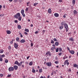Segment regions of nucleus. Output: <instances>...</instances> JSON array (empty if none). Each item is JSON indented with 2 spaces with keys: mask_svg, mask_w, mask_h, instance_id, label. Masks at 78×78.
Returning <instances> with one entry per match:
<instances>
[{
  "mask_svg": "<svg viewBox=\"0 0 78 78\" xmlns=\"http://www.w3.org/2000/svg\"><path fill=\"white\" fill-rule=\"evenodd\" d=\"M20 16V13H17L16 15L14 16L15 17V18H16L17 19H18L19 17Z\"/></svg>",
  "mask_w": 78,
  "mask_h": 78,
  "instance_id": "f257e3e1",
  "label": "nucleus"
},
{
  "mask_svg": "<svg viewBox=\"0 0 78 78\" xmlns=\"http://www.w3.org/2000/svg\"><path fill=\"white\" fill-rule=\"evenodd\" d=\"M46 65L48 67H51V62H48L46 63Z\"/></svg>",
  "mask_w": 78,
  "mask_h": 78,
  "instance_id": "f03ea898",
  "label": "nucleus"
},
{
  "mask_svg": "<svg viewBox=\"0 0 78 78\" xmlns=\"http://www.w3.org/2000/svg\"><path fill=\"white\" fill-rule=\"evenodd\" d=\"M14 70V68L13 67H11L9 68V71H13Z\"/></svg>",
  "mask_w": 78,
  "mask_h": 78,
  "instance_id": "7ed1b4c3",
  "label": "nucleus"
},
{
  "mask_svg": "<svg viewBox=\"0 0 78 78\" xmlns=\"http://www.w3.org/2000/svg\"><path fill=\"white\" fill-rule=\"evenodd\" d=\"M14 47L15 48H16V49H17V48H18V44H17L16 43H14Z\"/></svg>",
  "mask_w": 78,
  "mask_h": 78,
  "instance_id": "20e7f679",
  "label": "nucleus"
},
{
  "mask_svg": "<svg viewBox=\"0 0 78 78\" xmlns=\"http://www.w3.org/2000/svg\"><path fill=\"white\" fill-rule=\"evenodd\" d=\"M65 28L66 29H68V25L67 24H64Z\"/></svg>",
  "mask_w": 78,
  "mask_h": 78,
  "instance_id": "39448f33",
  "label": "nucleus"
},
{
  "mask_svg": "<svg viewBox=\"0 0 78 78\" xmlns=\"http://www.w3.org/2000/svg\"><path fill=\"white\" fill-rule=\"evenodd\" d=\"M26 42V41L24 39H22L20 41L21 43H24V42Z\"/></svg>",
  "mask_w": 78,
  "mask_h": 78,
  "instance_id": "423d86ee",
  "label": "nucleus"
},
{
  "mask_svg": "<svg viewBox=\"0 0 78 78\" xmlns=\"http://www.w3.org/2000/svg\"><path fill=\"white\" fill-rule=\"evenodd\" d=\"M69 52L71 54H72V55H73V54L75 53V51L73 50L69 51Z\"/></svg>",
  "mask_w": 78,
  "mask_h": 78,
  "instance_id": "0eeeda50",
  "label": "nucleus"
},
{
  "mask_svg": "<svg viewBox=\"0 0 78 78\" xmlns=\"http://www.w3.org/2000/svg\"><path fill=\"white\" fill-rule=\"evenodd\" d=\"M23 62H22V61H21L20 63H18L17 65L18 66H22V64Z\"/></svg>",
  "mask_w": 78,
  "mask_h": 78,
  "instance_id": "6e6552de",
  "label": "nucleus"
},
{
  "mask_svg": "<svg viewBox=\"0 0 78 78\" xmlns=\"http://www.w3.org/2000/svg\"><path fill=\"white\" fill-rule=\"evenodd\" d=\"M54 16L55 17H58L59 16V14L57 13H55L54 14Z\"/></svg>",
  "mask_w": 78,
  "mask_h": 78,
  "instance_id": "1a4fd4ad",
  "label": "nucleus"
},
{
  "mask_svg": "<svg viewBox=\"0 0 78 78\" xmlns=\"http://www.w3.org/2000/svg\"><path fill=\"white\" fill-rule=\"evenodd\" d=\"M14 67L15 70H17V68H18V66H14Z\"/></svg>",
  "mask_w": 78,
  "mask_h": 78,
  "instance_id": "9d476101",
  "label": "nucleus"
},
{
  "mask_svg": "<svg viewBox=\"0 0 78 78\" xmlns=\"http://www.w3.org/2000/svg\"><path fill=\"white\" fill-rule=\"evenodd\" d=\"M73 14H74V15H75V14H77V11H76V10H74L73 11Z\"/></svg>",
  "mask_w": 78,
  "mask_h": 78,
  "instance_id": "9b49d317",
  "label": "nucleus"
},
{
  "mask_svg": "<svg viewBox=\"0 0 78 78\" xmlns=\"http://www.w3.org/2000/svg\"><path fill=\"white\" fill-rule=\"evenodd\" d=\"M17 28L18 29H21V28H22V27L20 25H18V26Z\"/></svg>",
  "mask_w": 78,
  "mask_h": 78,
  "instance_id": "f8f14e48",
  "label": "nucleus"
},
{
  "mask_svg": "<svg viewBox=\"0 0 78 78\" xmlns=\"http://www.w3.org/2000/svg\"><path fill=\"white\" fill-rule=\"evenodd\" d=\"M7 33L8 34H11V31L10 30H7Z\"/></svg>",
  "mask_w": 78,
  "mask_h": 78,
  "instance_id": "ddd939ff",
  "label": "nucleus"
},
{
  "mask_svg": "<svg viewBox=\"0 0 78 78\" xmlns=\"http://www.w3.org/2000/svg\"><path fill=\"white\" fill-rule=\"evenodd\" d=\"M55 44L56 46H58L59 45V43L58 42H56L55 43Z\"/></svg>",
  "mask_w": 78,
  "mask_h": 78,
  "instance_id": "4468645a",
  "label": "nucleus"
},
{
  "mask_svg": "<svg viewBox=\"0 0 78 78\" xmlns=\"http://www.w3.org/2000/svg\"><path fill=\"white\" fill-rule=\"evenodd\" d=\"M3 49H1L0 50V53H3Z\"/></svg>",
  "mask_w": 78,
  "mask_h": 78,
  "instance_id": "2eb2a0df",
  "label": "nucleus"
},
{
  "mask_svg": "<svg viewBox=\"0 0 78 78\" xmlns=\"http://www.w3.org/2000/svg\"><path fill=\"white\" fill-rule=\"evenodd\" d=\"M39 73H42V69H40L39 70Z\"/></svg>",
  "mask_w": 78,
  "mask_h": 78,
  "instance_id": "dca6fc26",
  "label": "nucleus"
},
{
  "mask_svg": "<svg viewBox=\"0 0 78 78\" xmlns=\"http://www.w3.org/2000/svg\"><path fill=\"white\" fill-rule=\"evenodd\" d=\"M24 31L26 32H29V30L26 28L25 29Z\"/></svg>",
  "mask_w": 78,
  "mask_h": 78,
  "instance_id": "f3484780",
  "label": "nucleus"
},
{
  "mask_svg": "<svg viewBox=\"0 0 78 78\" xmlns=\"http://www.w3.org/2000/svg\"><path fill=\"white\" fill-rule=\"evenodd\" d=\"M48 13H50L51 12V9H49L48 10Z\"/></svg>",
  "mask_w": 78,
  "mask_h": 78,
  "instance_id": "a211bd4d",
  "label": "nucleus"
},
{
  "mask_svg": "<svg viewBox=\"0 0 78 78\" xmlns=\"http://www.w3.org/2000/svg\"><path fill=\"white\" fill-rule=\"evenodd\" d=\"M29 65L30 66H32L33 65V62H31L29 63Z\"/></svg>",
  "mask_w": 78,
  "mask_h": 78,
  "instance_id": "6ab92c4d",
  "label": "nucleus"
},
{
  "mask_svg": "<svg viewBox=\"0 0 78 78\" xmlns=\"http://www.w3.org/2000/svg\"><path fill=\"white\" fill-rule=\"evenodd\" d=\"M32 72L33 73H35V72H36V70H35L33 68Z\"/></svg>",
  "mask_w": 78,
  "mask_h": 78,
  "instance_id": "aec40b11",
  "label": "nucleus"
},
{
  "mask_svg": "<svg viewBox=\"0 0 78 78\" xmlns=\"http://www.w3.org/2000/svg\"><path fill=\"white\" fill-rule=\"evenodd\" d=\"M21 14H23V13H24V10L22 9L21 11Z\"/></svg>",
  "mask_w": 78,
  "mask_h": 78,
  "instance_id": "412c9836",
  "label": "nucleus"
},
{
  "mask_svg": "<svg viewBox=\"0 0 78 78\" xmlns=\"http://www.w3.org/2000/svg\"><path fill=\"white\" fill-rule=\"evenodd\" d=\"M73 5L75 4V0H73Z\"/></svg>",
  "mask_w": 78,
  "mask_h": 78,
  "instance_id": "4be33fe9",
  "label": "nucleus"
},
{
  "mask_svg": "<svg viewBox=\"0 0 78 78\" xmlns=\"http://www.w3.org/2000/svg\"><path fill=\"white\" fill-rule=\"evenodd\" d=\"M77 65H76V64H74L73 65V67H76V66H77Z\"/></svg>",
  "mask_w": 78,
  "mask_h": 78,
  "instance_id": "5701e85b",
  "label": "nucleus"
},
{
  "mask_svg": "<svg viewBox=\"0 0 78 78\" xmlns=\"http://www.w3.org/2000/svg\"><path fill=\"white\" fill-rule=\"evenodd\" d=\"M22 19V17H21V16H20L19 18H18L19 20H20V21H21V20Z\"/></svg>",
  "mask_w": 78,
  "mask_h": 78,
  "instance_id": "b1692460",
  "label": "nucleus"
},
{
  "mask_svg": "<svg viewBox=\"0 0 78 78\" xmlns=\"http://www.w3.org/2000/svg\"><path fill=\"white\" fill-rule=\"evenodd\" d=\"M38 3H35L34 4V6H36V5H38Z\"/></svg>",
  "mask_w": 78,
  "mask_h": 78,
  "instance_id": "393cba45",
  "label": "nucleus"
},
{
  "mask_svg": "<svg viewBox=\"0 0 78 78\" xmlns=\"http://www.w3.org/2000/svg\"><path fill=\"white\" fill-rule=\"evenodd\" d=\"M63 28V26H61L59 27L60 30H62Z\"/></svg>",
  "mask_w": 78,
  "mask_h": 78,
  "instance_id": "a878e982",
  "label": "nucleus"
},
{
  "mask_svg": "<svg viewBox=\"0 0 78 78\" xmlns=\"http://www.w3.org/2000/svg\"><path fill=\"white\" fill-rule=\"evenodd\" d=\"M18 63H19V62H18V61H16L15 62V64H17V65L18 64Z\"/></svg>",
  "mask_w": 78,
  "mask_h": 78,
  "instance_id": "bb28decb",
  "label": "nucleus"
},
{
  "mask_svg": "<svg viewBox=\"0 0 78 78\" xmlns=\"http://www.w3.org/2000/svg\"><path fill=\"white\" fill-rule=\"evenodd\" d=\"M5 63H8V60L7 59H5Z\"/></svg>",
  "mask_w": 78,
  "mask_h": 78,
  "instance_id": "cd10ccee",
  "label": "nucleus"
},
{
  "mask_svg": "<svg viewBox=\"0 0 78 78\" xmlns=\"http://www.w3.org/2000/svg\"><path fill=\"white\" fill-rule=\"evenodd\" d=\"M3 61V59H2V56L0 57V61Z\"/></svg>",
  "mask_w": 78,
  "mask_h": 78,
  "instance_id": "c85d7f7f",
  "label": "nucleus"
},
{
  "mask_svg": "<svg viewBox=\"0 0 78 78\" xmlns=\"http://www.w3.org/2000/svg\"><path fill=\"white\" fill-rule=\"evenodd\" d=\"M1 56L2 58H4V57H5V55L3 54V55H2Z\"/></svg>",
  "mask_w": 78,
  "mask_h": 78,
  "instance_id": "c756f323",
  "label": "nucleus"
},
{
  "mask_svg": "<svg viewBox=\"0 0 78 78\" xmlns=\"http://www.w3.org/2000/svg\"><path fill=\"white\" fill-rule=\"evenodd\" d=\"M51 44H54V41H53V40H51Z\"/></svg>",
  "mask_w": 78,
  "mask_h": 78,
  "instance_id": "7c9ffc66",
  "label": "nucleus"
},
{
  "mask_svg": "<svg viewBox=\"0 0 78 78\" xmlns=\"http://www.w3.org/2000/svg\"><path fill=\"white\" fill-rule=\"evenodd\" d=\"M59 50V48H57L56 49V52H58V51Z\"/></svg>",
  "mask_w": 78,
  "mask_h": 78,
  "instance_id": "2f4dec72",
  "label": "nucleus"
},
{
  "mask_svg": "<svg viewBox=\"0 0 78 78\" xmlns=\"http://www.w3.org/2000/svg\"><path fill=\"white\" fill-rule=\"evenodd\" d=\"M70 40L71 41H73V39L72 38H70Z\"/></svg>",
  "mask_w": 78,
  "mask_h": 78,
  "instance_id": "473e14b6",
  "label": "nucleus"
},
{
  "mask_svg": "<svg viewBox=\"0 0 78 78\" xmlns=\"http://www.w3.org/2000/svg\"><path fill=\"white\" fill-rule=\"evenodd\" d=\"M19 38L18 37H17L16 39V41H19Z\"/></svg>",
  "mask_w": 78,
  "mask_h": 78,
  "instance_id": "72a5a7b5",
  "label": "nucleus"
},
{
  "mask_svg": "<svg viewBox=\"0 0 78 78\" xmlns=\"http://www.w3.org/2000/svg\"><path fill=\"white\" fill-rule=\"evenodd\" d=\"M22 16H23V17H25V14L24 13H22Z\"/></svg>",
  "mask_w": 78,
  "mask_h": 78,
  "instance_id": "f704fd0d",
  "label": "nucleus"
},
{
  "mask_svg": "<svg viewBox=\"0 0 78 78\" xmlns=\"http://www.w3.org/2000/svg\"><path fill=\"white\" fill-rule=\"evenodd\" d=\"M54 48H53V47L51 48V50L52 51L54 50Z\"/></svg>",
  "mask_w": 78,
  "mask_h": 78,
  "instance_id": "c9c22d12",
  "label": "nucleus"
},
{
  "mask_svg": "<svg viewBox=\"0 0 78 78\" xmlns=\"http://www.w3.org/2000/svg\"><path fill=\"white\" fill-rule=\"evenodd\" d=\"M59 51L60 52L61 51H62V49L61 48H59Z\"/></svg>",
  "mask_w": 78,
  "mask_h": 78,
  "instance_id": "e433bc0d",
  "label": "nucleus"
},
{
  "mask_svg": "<svg viewBox=\"0 0 78 78\" xmlns=\"http://www.w3.org/2000/svg\"><path fill=\"white\" fill-rule=\"evenodd\" d=\"M58 55L59 56H61V55H62V53H61V52H60L58 53Z\"/></svg>",
  "mask_w": 78,
  "mask_h": 78,
  "instance_id": "4c0bfd02",
  "label": "nucleus"
},
{
  "mask_svg": "<svg viewBox=\"0 0 78 78\" xmlns=\"http://www.w3.org/2000/svg\"><path fill=\"white\" fill-rule=\"evenodd\" d=\"M69 61V60H66L65 62L64 63H66V62H67Z\"/></svg>",
  "mask_w": 78,
  "mask_h": 78,
  "instance_id": "58836bf2",
  "label": "nucleus"
},
{
  "mask_svg": "<svg viewBox=\"0 0 78 78\" xmlns=\"http://www.w3.org/2000/svg\"><path fill=\"white\" fill-rule=\"evenodd\" d=\"M50 53V52H47L46 53V55H48Z\"/></svg>",
  "mask_w": 78,
  "mask_h": 78,
  "instance_id": "ea45409f",
  "label": "nucleus"
},
{
  "mask_svg": "<svg viewBox=\"0 0 78 78\" xmlns=\"http://www.w3.org/2000/svg\"><path fill=\"white\" fill-rule=\"evenodd\" d=\"M7 76L8 77H9H9H11V75H8Z\"/></svg>",
  "mask_w": 78,
  "mask_h": 78,
  "instance_id": "a19ab883",
  "label": "nucleus"
},
{
  "mask_svg": "<svg viewBox=\"0 0 78 78\" xmlns=\"http://www.w3.org/2000/svg\"><path fill=\"white\" fill-rule=\"evenodd\" d=\"M11 46H9L8 49H9V50H10V49H11Z\"/></svg>",
  "mask_w": 78,
  "mask_h": 78,
  "instance_id": "79ce46f5",
  "label": "nucleus"
},
{
  "mask_svg": "<svg viewBox=\"0 0 78 78\" xmlns=\"http://www.w3.org/2000/svg\"><path fill=\"white\" fill-rule=\"evenodd\" d=\"M0 76H1V77H2V76H3V74H0Z\"/></svg>",
  "mask_w": 78,
  "mask_h": 78,
  "instance_id": "37998d69",
  "label": "nucleus"
},
{
  "mask_svg": "<svg viewBox=\"0 0 78 78\" xmlns=\"http://www.w3.org/2000/svg\"><path fill=\"white\" fill-rule=\"evenodd\" d=\"M15 23H17L18 21L17 20H15L14 21Z\"/></svg>",
  "mask_w": 78,
  "mask_h": 78,
  "instance_id": "c03bdc74",
  "label": "nucleus"
},
{
  "mask_svg": "<svg viewBox=\"0 0 78 78\" xmlns=\"http://www.w3.org/2000/svg\"><path fill=\"white\" fill-rule=\"evenodd\" d=\"M39 78H45V76L43 77V76H41V77H40Z\"/></svg>",
  "mask_w": 78,
  "mask_h": 78,
  "instance_id": "a18cd8bd",
  "label": "nucleus"
},
{
  "mask_svg": "<svg viewBox=\"0 0 78 78\" xmlns=\"http://www.w3.org/2000/svg\"><path fill=\"white\" fill-rule=\"evenodd\" d=\"M55 64H58V61H56L55 62Z\"/></svg>",
  "mask_w": 78,
  "mask_h": 78,
  "instance_id": "49530a36",
  "label": "nucleus"
},
{
  "mask_svg": "<svg viewBox=\"0 0 78 78\" xmlns=\"http://www.w3.org/2000/svg\"><path fill=\"white\" fill-rule=\"evenodd\" d=\"M67 49L70 51V48L69 47H67Z\"/></svg>",
  "mask_w": 78,
  "mask_h": 78,
  "instance_id": "de8ad7c7",
  "label": "nucleus"
},
{
  "mask_svg": "<svg viewBox=\"0 0 78 78\" xmlns=\"http://www.w3.org/2000/svg\"><path fill=\"white\" fill-rule=\"evenodd\" d=\"M54 41H57V40L56 39V38H54Z\"/></svg>",
  "mask_w": 78,
  "mask_h": 78,
  "instance_id": "09e8293b",
  "label": "nucleus"
},
{
  "mask_svg": "<svg viewBox=\"0 0 78 78\" xmlns=\"http://www.w3.org/2000/svg\"><path fill=\"white\" fill-rule=\"evenodd\" d=\"M64 22H62V23H61V25H64Z\"/></svg>",
  "mask_w": 78,
  "mask_h": 78,
  "instance_id": "8fccbe9b",
  "label": "nucleus"
},
{
  "mask_svg": "<svg viewBox=\"0 0 78 78\" xmlns=\"http://www.w3.org/2000/svg\"><path fill=\"white\" fill-rule=\"evenodd\" d=\"M24 34H26L27 35H28V33L27 32H24Z\"/></svg>",
  "mask_w": 78,
  "mask_h": 78,
  "instance_id": "3c124183",
  "label": "nucleus"
},
{
  "mask_svg": "<svg viewBox=\"0 0 78 78\" xmlns=\"http://www.w3.org/2000/svg\"><path fill=\"white\" fill-rule=\"evenodd\" d=\"M31 47L33 46V43H31Z\"/></svg>",
  "mask_w": 78,
  "mask_h": 78,
  "instance_id": "603ef678",
  "label": "nucleus"
},
{
  "mask_svg": "<svg viewBox=\"0 0 78 78\" xmlns=\"http://www.w3.org/2000/svg\"><path fill=\"white\" fill-rule=\"evenodd\" d=\"M62 0H59L58 2H60V3L61 2H62Z\"/></svg>",
  "mask_w": 78,
  "mask_h": 78,
  "instance_id": "864d4df0",
  "label": "nucleus"
},
{
  "mask_svg": "<svg viewBox=\"0 0 78 78\" xmlns=\"http://www.w3.org/2000/svg\"><path fill=\"white\" fill-rule=\"evenodd\" d=\"M28 8H27L26 10V11H28Z\"/></svg>",
  "mask_w": 78,
  "mask_h": 78,
  "instance_id": "5fc2aeb1",
  "label": "nucleus"
},
{
  "mask_svg": "<svg viewBox=\"0 0 78 78\" xmlns=\"http://www.w3.org/2000/svg\"><path fill=\"white\" fill-rule=\"evenodd\" d=\"M4 16V14H3V15H0V17H2V16Z\"/></svg>",
  "mask_w": 78,
  "mask_h": 78,
  "instance_id": "6e6d98bb",
  "label": "nucleus"
},
{
  "mask_svg": "<svg viewBox=\"0 0 78 78\" xmlns=\"http://www.w3.org/2000/svg\"><path fill=\"white\" fill-rule=\"evenodd\" d=\"M35 34H37L38 33V32L37 31H36L35 33Z\"/></svg>",
  "mask_w": 78,
  "mask_h": 78,
  "instance_id": "4d7b16f0",
  "label": "nucleus"
},
{
  "mask_svg": "<svg viewBox=\"0 0 78 78\" xmlns=\"http://www.w3.org/2000/svg\"><path fill=\"white\" fill-rule=\"evenodd\" d=\"M45 30H43V31H42V32L43 33H45Z\"/></svg>",
  "mask_w": 78,
  "mask_h": 78,
  "instance_id": "13d9d810",
  "label": "nucleus"
},
{
  "mask_svg": "<svg viewBox=\"0 0 78 78\" xmlns=\"http://www.w3.org/2000/svg\"><path fill=\"white\" fill-rule=\"evenodd\" d=\"M2 8V5H0V10H1L0 9H1Z\"/></svg>",
  "mask_w": 78,
  "mask_h": 78,
  "instance_id": "bf43d9fd",
  "label": "nucleus"
},
{
  "mask_svg": "<svg viewBox=\"0 0 78 78\" xmlns=\"http://www.w3.org/2000/svg\"><path fill=\"white\" fill-rule=\"evenodd\" d=\"M29 58H30V56H29L28 57H27V59H28Z\"/></svg>",
  "mask_w": 78,
  "mask_h": 78,
  "instance_id": "052dcab7",
  "label": "nucleus"
},
{
  "mask_svg": "<svg viewBox=\"0 0 78 78\" xmlns=\"http://www.w3.org/2000/svg\"><path fill=\"white\" fill-rule=\"evenodd\" d=\"M29 3H30V2H27V6H28V4H29Z\"/></svg>",
  "mask_w": 78,
  "mask_h": 78,
  "instance_id": "680f3d73",
  "label": "nucleus"
},
{
  "mask_svg": "<svg viewBox=\"0 0 78 78\" xmlns=\"http://www.w3.org/2000/svg\"><path fill=\"white\" fill-rule=\"evenodd\" d=\"M66 32H67V31H69V30H68V29H66Z\"/></svg>",
  "mask_w": 78,
  "mask_h": 78,
  "instance_id": "e2e57ef3",
  "label": "nucleus"
},
{
  "mask_svg": "<svg viewBox=\"0 0 78 78\" xmlns=\"http://www.w3.org/2000/svg\"><path fill=\"white\" fill-rule=\"evenodd\" d=\"M14 2H17V0H14Z\"/></svg>",
  "mask_w": 78,
  "mask_h": 78,
  "instance_id": "0e129e2a",
  "label": "nucleus"
},
{
  "mask_svg": "<svg viewBox=\"0 0 78 78\" xmlns=\"http://www.w3.org/2000/svg\"><path fill=\"white\" fill-rule=\"evenodd\" d=\"M30 26L31 27H33V25L32 24H31L30 25Z\"/></svg>",
  "mask_w": 78,
  "mask_h": 78,
  "instance_id": "69168bd1",
  "label": "nucleus"
},
{
  "mask_svg": "<svg viewBox=\"0 0 78 78\" xmlns=\"http://www.w3.org/2000/svg\"><path fill=\"white\" fill-rule=\"evenodd\" d=\"M20 37H23V35H22V34L20 35Z\"/></svg>",
  "mask_w": 78,
  "mask_h": 78,
  "instance_id": "338daca9",
  "label": "nucleus"
},
{
  "mask_svg": "<svg viewBox=\"0 0 78 78\" xmlns=\"http://www.w3.org/2000/svg\"><path fill=\"white\" fill-rule=\"evenodd\" d=\"M52 46L53 47H55V44H52Z\"/></svg>",
  "mask_w": 78,
  "mask_h": 78,
  "instance_id": "774afa93",
  "label": "nucleus"
}]
</instances>
